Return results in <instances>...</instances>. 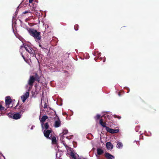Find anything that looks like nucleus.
I'll list each match as a JSON object with an SVG mask.
<instances>
[{
  "instance_id": "f257e3e1",
  "label": "nucleus",
  "mask_w": 159,
  "mask_h": 159,
  "mask_svg": "<svg viewBox=\"0 0 159 159\" xmlns=\"http://www.w3.org/2000/svg\"><path fill=\"white\" fill-rule=\"evenodd\" d=\"M27 30L30 35L33 36L36 41H39L41 39V36L40 32L31 28H27Z\"/></svg>"
},
{
  "instance_id": "f03ea898",
  "label": "nucleus",
  "mask_w": 159,
  "mask_h": 159,
  "mask_svg": "<svg viewBox=\"0 0 159 159\" xmlns=\"http://www.w3.org/2000/svg\"><path fill=\"white\" fill-rule=\"evenodd\" d=\"M35 81L39 83L40 81V77L38 74L36 73L34 76L32 75L30 76V78L28 81V84L29 85V89H31L34 85V83Z\"/></svg>"
},
{
  "instance_id": "7ed1b4c3",
  "label": "nucleus",
  "mask_w": 159,
  "mask_h": 159,
  "mask_svg": "<svg viewBox=\"0 0 159 159\" xmlns=\"http://www.w3.org/2000/svg\"><path fill=\"white\" fill-rule=\"evenodd\" d=\"M24 48L27 52L31 54L32 56H36L37 50L35 48H31L29 45H25Z\"/></svg>"
},
{
  "instance_id": "20e7f679",
  "label": "nucleus",
  "mask_w": 159,
  "mask_h": 159,
  "mask_svg": "<svg viewBox=\"0 0 159 159\" xmlns=\"http://www.w3.org/2000/svg\"><path fill=\"white\" fill-rule=\"evenodd\" d=\"M52 130H51L45 129L43 131V134L45 137L49 139H51V137H49L50 134L52 132Z\"/></svg>"
},
{
  "instance_id": "39448f33",
  "label": "nucleus",
  "mask_w": 159,
  "mask_h": 159,
  "mask_svg": "<svg viewBox=\"0 0 159 159\" xmlns=\"http://www.w3.org/2000/svg\"><path fill=\"white\" fill-rule=\"evenodd\" d=\"M108 132L114 134L118 133L119 131V129H113L110 128L109 127H107V129H106Z\"/></svg>"
},
{
  "instance_id": "423d86ee",
  "label": "nucleus",
  "mask_w": 159,
  "mask_h": 159,
  "mask_svg": "<svg viewBox=\"0 0 159 159\" xmlns=\"http://www.w3.org/2000/svg\"><path fill=\"white\" fill-rule=\"evenodd\" d=\"M29 96V92H27L25 93L21 96V99L22 102H24Z\"/></svg>"
},
{
  "instance_id": "0eeeda50",
  "label": "nucleus",
  "mask_w": 159,
  "mask_h": 159,
  "mask_svg": "<svg viewBox=\"0 0 159 159\" xmlns=\"http://www.w3.org/2000/svg\"><path fill=\"white\" fill-rule=\"evenodd\" d=\"M58 120L55 121L54 124V126L56 128H57L60 127L61 125V123L58 117H57Z\"/></svg>"
},
{
  "instance_id": "6e6552de",
  "label": "nucleus",
  "mask_w": 159,
  "mask_h": 159,
  "mask_svg": "<svg viewBox=\"0 0 159 159\" xmlns=\"http://www.w3.org/2000/svg\"><path fill=\"white\" fill-rule=\"evenodd\" d=\"M11 102V99L9 96H7L6 97L5 103L6 105H9Z\"/></svg>"
},
{
  "instance_id": "1a4fd4ad",
  "label": "nucleus",
  "mask_w": 159,
  "mask_h": 159,
  "mask_svg": "<svg viewBox=\"0 0 159 159\" xmlns=\"http://www.w3.org/2000/svg\"><path fill=\"white\" fill-rule=\"evenodd\" d=\"M21 116V115L19 113H16L13 115L12 118L15 120H17L20 119Z\"/></svg>"
},
{
  "instance_id": "9d476101",
  "label": "nucleus",
  "mask_w": 159,
  "mask_h": 159,
  "mask_svg": "<svg viewBox=\"0 0 159 159\" xmlns=\"http://www.w3.org/2000/svg\"><path fill=\"white\" fill-rule=\"evenodd\" d=\"M105 157L107 159H114V157L113 155H111L108 153H106L105 154Z\"/></svg>"
},
{
  "instance_id": "9b49d317",
  "label": "nucleus",
  "mask_w": 159,
  "mask_h": 159,
  "mask_svg": "<svg viewBox=\"0 0 159 159\" xmlns=\"http://www.w3.org/2000/svg\"><path fill=\"white\" fill-rule=\"evenodd\" d=\"M106 146L107 148L108 149H112L113 148V145L110 142H108L106 143Z\"/></svg>"
},
{
  "instance_id": "f8f14e48",
  "label": "nucleus",
  "mask_w": 159,
  "mask_h": 159,
  "mask_svg": "<svg viewBox=\"0 0 159 159\" xmlns=\"http://www.w3.org/2000/svg\"><path fill=\"white\" fill-rule=\"evenodd\" d=\"M99 123L103 127L105 128L106 129L107 126H106V123L105 122H103V120L102 119H100L99 121Z\"/></svg>"
},
{
  "instance_id": "ddd939ff",
  "label": "nucleus",
  "mask_w": 159,
  "mask_h": 159,
  "mask_svg": "<svg viewBox=\"0 0 159 159\" xmlns=\"http://www.w3.org/2000/svg\"><path fill=\"white\" fill-rule=\"evenodd\" d=\"M19 109L20 110L19 112L20 113H23L25 111V109L24 108V107L22 105L19 106Z\"/></svg>"
},
{
  "instance_id": "4468645a",
  "label": "nucleus",
  "mask_w": 159,
  "mask_h": 159,
  "mask_svg": "<svg viewBox=\"0 0 159 159\" xmlns=\"http://www.w3.org/2000/svg\"><path fill=\"white\" fill-rule=\"evenodd\" d=\"M48 118V117L46 115L43 116L42 117L41 119L40 120V121L41 122L43 123L45 122L46 120Z\"/></svg>"
},
{
  "instance_id": "2eb2a0df",
  "label": "nucleus",
  "mask_w": 159,
  "mask_h": 159,
  "mask_svg": "<svg viewBox=\"0 0 159 159\" xmlns=\"http://www.w3.org/2000/svg\"><path fill=\"white\" fill-rule=\"evenodd\" d=\"M97 151V154L99 155H102L103 153V150L99 148H98Z\"/></svg>"
},
{
  "instance_id": "dca6fc26",
  "label": "nucleus",
  "mask_w": 159,
  "mask_h": 159,
  "mask_svg": "<svg viewBox=\"0 0 159 159\" xmlns=\"http://www.w3.org/2000/svg\"><path fill=\"white\" fill-rule=\"evenodd\" d=\"M52 141V143L56 144L57 143V140L55 137L53 136L51 137V139Z\"/></svg>"
},
{
  "instance_id": "f3484780",
  "label": "nucleus",
  "mask_w": 159,
  "mask_h": 159,
  "mask_svg": "<svg viewBox=\"0 0 159 159\" xmlns=\"http://www.w3.org/2000/svg\"><path fill=\"white\" fill-rule=\"evenodd\" d=\"M123 145L122 143L120 142H118L117 143V145L116 146V147L117 148H122Z\"/></svg>"
},
{
  "instance_id": "a211bd4d",
  "label": "nucleus",
  "mask_w": 159,
  "mask_h": 159,
  "mask_svg": "<svg viewBox=\"0 0 159 159\" xmlns=\"http://www.w3.org/2000/svg\"><path fill=\"white\" fill-rule=\"evenodd\" d=\"M68 132V131L67 129H64L63 130V132L61 133V135L66 134Z\"/></svg>"
},
{
  "instance_id": "6ab92c4d",
  "label": "nucleus",
  "mask_w": 159,
  "mask_h": 159,
  "mask_svg": "<svg viewBox=\"0 0 159 159\" xmlns=\"http://www.w3.org/2000/svg\"><path fill=\"white\" fill-rule=\"evenodd\" d=\"M70 156L73 158L76 159V157L73 152H70Z\"/></svg>"
},
{
  "instance_id": "aec40b11",
  "label": "nucleus",
  "mask_w": 159,
  "mask_h": 159,
  "mask_svg": "<svg viewBox=\"0 0 159 159\" xmlns=\"http://www.w3.org/2000/svg\"><path fill=\"white\" fill-rule=\"evenodd\" d=\"M44 127L46 130H47L49 127L48 123H46L44 125Z\"/></svg>"
},
{
  "instance_id": "412c9836",
  "label": "nucleus",
  "mask_w": 159,
  "mask_h": 159,
  "mask_svg": "<svg viewBox=\"0 0 159 159\" xmlns=\"http://www.w3.org/2000/svg\"><path fill=\"white\" fill-rule=\"evenodd\" d=\"M79 27V26L77 24L75 25L74 27V29L76 31H77L78 30Z\"/></svg>"
},
{
  "instance_id": "4be33fe9",
  "label": "nucleus",
  "mask_w": 159,
  "mask_h": 159,
  "mask_svg": "<svg viewBox=\"0 0 159 159\" xmlns=\"http://www.w3.org/2000/svg\"><path fill=\"white\" fill-rule=\"evenodd\" d=\"M100 115L99 114H97L96 116L95 117V119L96 120H98L100 118Z\"/></svg>"
},
{
  "instance_id": "5701e85b",
  "label": "nucleus",
  "mask_w": 159,
  "mask_h": 159,
  "mask_svg": "<svg viewBox=\"0 0 159 159\" xmlns=\"http://www.w3.org/2000/svg\"><path fill=\"white\" fill-rule=\"evenodd\" d=\"M27 13H30V10H28L27 11H26L23 12L22 14H25Z\"/></svg>"
},
{
  "instance_id": "b1692460",
  "label": "nucleus",
  "mask_w": 159,
  "mask_h": 159,
  "mask_svg": "<svg viewBox=\"0 0 159 159\" xmlns=\"http://www.w3.org/2000/svg\"><path fill=\"white\" fill-rule=\"evenodd\" d=\"M4 109V107H2V105H0V111H2Z\"/></svg>"
},
{
  "instance_id": "393cba45",
  "label": "nucleus",
  "mask_w": 159,
  "mask_h": 159,
  "mask_svg": "<svg viewBox=\"0 0 159 159\" xmlns=\"http://www.w3.org/2000/svg\"><path fill=\"white\" fill-rule=\"evenodd\" d=\"M114 117L115 118H117L119 119H120L121 118V117L120 116H117L116 115H115L114 116Z\"/></svg>"
},
{
  "instance_id": "a878e982",
  "label": "nucleus",
  "mask_w": 159,
  "mask_h": 159,
  "mask_svg": "<svg viewBox=\"0 0 159 159\" xmlns=\"http://www.w3.org/2000/svg\"><path fill=\"white\" fill-rule=\"evenodd\" d=\"M48 105L46 102H45L44 105V107L45 108L47 107Z\"/></svg>"
},
{
  "instance_id": "bb28decb",
  "label": "nucleus",
  "mask_w": 159,
  "mask_h": 159,
  "mask_svg": "<svg viewBox=\"0 0 159 159\" xmlns=\"http://www.w3.org/2000/svg\"><path fill=\"white\" fill-rule=\"evenodd\" d=\"M33 6L32 7L33 9H35L34 8L36 7V4H34L33 5Z\"/></svg>"
},
{
  "instance_id": "cd10ccee",
  "label": "nucleus",
  "mask_w": 159,
  "mask_h": 159,
  "mask_svg": "<svg viewBox=\"0 0 159 159\" xmlns=\"http://www.w3.org/2000/svg\"><path fill=\"white\" fill-rule=\"evenodd\" d=\"M78 159H86V158L83 157H79L78 158Z\"/></svg>"
},
{
  "instance_id": "c85d7f7f",
  "label": "nucleus",
  "mask_w": 159,
  "mask_h": 159,
  "mask_svg": "<svg viewBox=\"0 0 159 159\" xmlns=\"http://www.w3.org/2000/svg\"><path fill=\"white\" fill-rule=\"evenodd\" d=\"M33 1V0H29V3L30 4H31Z\"/></svg>"
},
{
  "instance_id": "c756f323",
  "label": "nucleus",
  "mask_w": 159,
  "mask_h": 159,
  "mask_svg": "<svg viewBox=\"0 0 159 159\" xmlns=\"http://www.w3.org/2000/svg\"><path fill=\"white\" fill-rule=\"evenodd\" d=\"M21 55H22V57H23V59L25 60V57L24 56H23L22 53H21Z\"/></svg>"
},
{
  "instance_id": "7c9ffc66",
  "label": "nucleus",
  "mask_w": 159,
  "mask_h": 159,
  "mask_svg": "<svg viewBox=\"0 0 159 159\" xmlns=\"http://www.w3.org/2000/svg\"><path fill=\"white\" fill-rule=\"evenodd\" d=\"M21 55H22V57H23V59L25 60V57L24 56H23L22 53H21Z\"/></svg>"
},
{
  "instance_id": "2f4dec72",
  "label": "nucleus",
  "mask_w": 159,
  "mask_h": 159,
  "mask_svg": "<svg viewBox=\"0 0 159 159\" xmlns=\"http://www.w3.org/2000/svg\"><path fill=\"white\" fill-rule=\"evenodd\" d=\"M18 104H19V103L18 102V103H17V105H16V106H15V107H14V108H15V109L16 108V107H17V106L18 105Z\"/></svg>"
},
{
  "instance_id": "473e14b6",
  "label": "nucleus",
  "mask_w": 159,
  "mask_h": 159,
  "mask_svg": "<svg viewBox=\"0 0 159 159\" xmlns=\"http://www.w3.org/2000/svg\"><path fill=\"white\" fill-rule=\"evenodd\" d=\"M39 46L42 48H44L42 47V46L41 44H39Z\"/></svg>"
},
{
  "instance_id": "72a5a7b5",
  "label": "nucleus",
  "mask_w": 159,
  "mask_h": 159,
  "mask_svg": "<svg viewBox=\"0 0 159 159\" xmlns=\"http://www.w3.org/2000/svg\"><path fill=\"white\" fill-rule=\"evenodd\" d=\"M118 95L119 96H120V92H119L118 93Z\"/></svg>"
},
{
  "instance_id": "f704fd0d",
  "label": "nucleus",
  "mask_w": 159,
  "mask_h": 159,
  "mask_svg": "<svg viewBox=\"0 0 159 159\" xmlns=\"http://www.w3.org/2000/svg\"><path fill=\"white\" fill-rule=\"evenodd\" d=\"M101 53H99V55L100 56L101 55Z\"/></svg>"
}]
</instances>
